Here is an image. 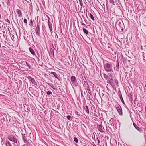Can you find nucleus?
Segmentation results:
<instances>
[{
	"label": "nucleus",
	"mask_w": 146,
	"mask_h": 146,
	"mask_svg": "<svg viewBox=\"0 0 146 146\" xmlns=\"http://www.w3.org/2000/svg\"><path fill=\"white\" fill-rule=\"evenodd\" d=\"M113 63L110 62H106V63L104 64V68L107 72H112L113 71Z\"/></svg>",
	"instance_id": "f257e3e1"
},
{
	"label": "nucleus",
	"mask_w": 146,
	"mask_h": 146,
	"mask_svg": "<svg viewBox=\"0 0 146 146\" xmlns=\"http://www.w3.org/2000/svg\"><path fill=\"white\" fill-rule=\"evenodd\" d=\"M115 107L119 115H122L123 113L122 108L118 104H117L115 105Z\"/></svg>",
	"instance_id": "f03ea898"
},
{
	"label": "nucleus",
	"mask_w": 146,
	"mask_h": 146,
	"mask_svg": "<svg viewBox=\"0 0 146 146\" xmlns=\"http://www.w3.org/2000/svg\"><path fill=\"white\" fill-rule=\"evenodd\" d=\"M71 81L72 84L76 86H78V83L77 82L76 78L74 76H72L71 77Z\"/></svg>",
	"instance_id": "7ed1b4c3"
},
{
	"label": "nucleus",
	"mask_w": 146,
	"mask_h": 146,
	"mask_svg": "<svg viewBox=\"0 0 146 146\" xmlns=\"http://www.w3.org/2000/svg\"><path fill=\"white\" fill-rule=\"evenodd\" d=\"M9 139L11 141H13L15 143H17V145H18L17 143V140L15 137L13 136H10L8 137Z\"/></svg>",
	"instance_id": "20e7f679"
},
{
	"label": "nucleus",
	"mask_w": 146,
	"mask_h": 146,
	"mask_svg": "<svg viewBox=\"0 0 146 146\" xmlns=\"http://www.w3.org/2000/svg\"><path fill=\"white\" fill-rule=\"evenodd\" d=\"M35 31L37 35L39 36L40 35V27L39 25H38L36 27Z\"/></svg>",
	"instance_id": "39448f33"
},
{
	"label": "nucleus",
	"mask_w": 146,
	"mask_h": 146,
	"mask_svg": "<svg viewBox=\"0 0 146 146\" xmlns=\"http://www.w3.org/2000/svg\"><path fill=\"white\" fill-rule=\"evenodd\" d=\"M121 22L117 21L116 23L115 26L117 28H118L119 29H121L122 28L121 26L122 24Z\"/></svg>",
	"instance_id": "423d86ee"
},
{
	"label": "nucleus",
	"mask_w": 146,
	"mask_h": 146,
	"mask_svg": "<svg viewBox=\"0 0 146 146\" xmlns=\"http://www.w3.org/2000/svg\"><path fill=\"white\" fill-rule=\"evenodd\" d=\"M22 134V135L23 139V140L24 143H27L28 142L27 138V137L26 136V135L25 134Z\"/></svg>",
	"instance_id": "0eeeda50"
},
{
	"label": "nucleus",
	"mask_w": 146,
	"mask_h": 146,
	"mask_svg": "<svg viewBox=\"0 0 146 146\" xmlns=\"http://www.w3.org/2000/svg\"><path fill=\"white\" fill-rule=\"evenodd\" d=\"M16 11L17 12V13L18 15V17H22V13L21 11L19 9L16 10Z\"/></svg>",
	"instance_id": "6e6552de"
},
{
	"label": "nucleus",
	"mask_w": 146,
	"mask_h": 146,
	"mask_svg": "<svg viewBox=\"0 0 146 146\" xmlns=\"http://www.w3.org/2000/svg\"><path fill=\"white\" fill-rule=\"evenodd\" d=\"M133 125L135 127L139 132H141L142 131V129L138 127L135 123H133Z\"/></svg>",
	"instance_id": "1a4fd4ad"
},
{
	"label": "nucleus",
	"mask_w": 146,
	"mask_h": 146,
	"mask_svg": "<svg viewBox=\"0 0 146 146\" xmlns=\"http://www.w3.org/2000/svg\"><path fill=\"white\" fill-rule=\"evenodd\" d=\"M98 129L99 130L102 132H104V131L103 130L104 128L103 126H102L101 125H99L98 127Z\"/></svg>",
	"instance_id": "9d476101"
},
{
	"label": "nucleus",
	"mask_w": 146,
	"mask_h": 146,
	"mask_svg": "<svg viewBox=\"0 0 146 146\" xmlns=\"http://www.w3.org/2000/svg\"><path fill=\"white\" fill-rule=\"evenodd\" d=\"M51 74H53L55 77L57 79H59V76L57 74V73L55 72H51Z\"/></svg>",
	"instance_id": "9b49d317"
},
{
	"label": "nucleus",
	"mask_w": 146,
	"mask_h": 146,
	"mask_svg": "<svg viewBox=\"0 0 146 146\" xmlns=\"http://www.w3.org/2000/svg\"><path fill=\"white\" fill-rule=\"evenodd\" d=\"M119 63L117 61V62L116 66V68H115V70H117V71H118L119 69Z\"/></svg>",
	"instance_id": "f8f14e48"
},
{
	"label": "nucleus",
	"mask_w": 146,
	"mask_h": 146,
	"mask_svg": "<svg viewBox=\"0 0 146 146\" xmlns=\"http://www.w3.org/2000/svg\"><path fill=\"white\" fill-rule=\"evenodd\" d=\"M119 93H120V94H119V97L121 100L123 104H125L124 102V100H123V98L122 96V95L121 94V92H120Z\"/></svg>",
	"instance_id": "ddd939ff"
},
{
	"label": "nucleus",
	"mask_w": 146,
	"mask_h": 146,
	"mask_svg": "<svg viewBox=\"0 0 146 146\" xmlns=\"http://www.w3.org/2000/svg\"><path fill=\"white\" fill-rule=\"evenodd\" d=\"M84 109L86 112L88 114H89L90 112L88 106H86L84 108Z\"/></svg>",
	"instance_id": "4468645a"
},
{
	"label": "nucleus",
	"mask_w": 146,
	"mask_h": 146,
	"mask_svg": "<svg viewBox=\"0 0 146 146\" xmlns=\"http://www.w3.org/2000/svg\"><path fill=\"white\" fill-rule=\"evenodd\" d=\"M29 49L30 52L31 53V54L32 55H35V52L33 49L31 47Z\"/></svg>",
	"instance_id": "2eb2a0df"
},
{
	"label": "nucleus",
	"mask_w": 146,
	"mask_h": 146,
	"mask_svg": "<svg viewBox=\"0 0 146 146\" xmlns=\"http://www.w3.org/2000/svg\"><path fill=\"white\" fill-rule=\"evenodd\" d=\"M83 31L86 35H88V31L84 28H83Z\"/></svg>",
	"instance_id": "dca6fc26"
},
{
	"label": "nucleus",
	"mask_w": 146,
	"mask_h": 146,
	"mask_svg": "<svg viewBox=\"0 0 146 146\" xmlns=\"http://www.w3.org/2000/svg\"><path fill=\"white\" fill-rule=\"evenodd\" d=\"M5 144L6 146H12L11 144L8 141H7L6 142Z\"/></svg>",
	"instance_id": "f3484780"
},
{
	"label": "nucleus",
	"mask_w": 146,
	"mask_h": 146,
	"mask_svg": "<svg viewBox=\"0 0 146 146\" xmlns=\"http://www.w3.org/2000/svg\"><path fill=\"white\" fill-rule=\"evenodd\" d=\"M115 120V119L113 118H111V119L109 121L110 123L112 124V123Z\"/></svg>",
	"instance_id": "a211bd4d"
},
{
	"label": "nucleus",
	"mask_w": 146,
	"mask_h": 146,
	"mask_svg": "<svg viewBox=\"0 0 146 146\" xmlns=\"http://www.w3.org/2000/svg\"><path fill=\"white\" fill-rule=\"evenodd\" d=\"M31 82H32V84L34 85H37L36 82L35 81V80L34 79H33L32 80V81H31Z\"/></svg>",
	"instance_id": "6ab92c4d"
},
{
	"label": "nucleus",
	"mask_w": 146,
	"mask_h": 146,
	"mask_svg": "<svg viewBox=\"0 0 146 146\" xmlns=\"http://www.w3.org/2000/svg\"><path fill=\"white\" fill-rule=\"evenodd\" d=\"M90 17L93 20V21L94 20V17L93 16V15L92 14L90 13Z\"/></svg>",
	"instance_id": "aec40b11"
},
{
	"label": "nucleus",
	"mask_w": 146,
	"mask_h": 146,
	"mask_svg": "<svg viewBox=\"0 0 146 146\" xmlns=\"http://www.w3.org/2000/svg\"><path fill=\"white\" fill-rule=\"evenodd\" d=\"M109 1L110 3L111 4H112L113 5H115V4L114 3V1L113 0H109Z\"/></svg>",
	"instance_id": "412c9836"
},
{
	"label": "nucleus",
	"mask_w": 146,
	"mask_h": 146,
	"mask_svg": "<svg viewBox=\"0 0 146 146\" xmlns=\"http://www.w3.org/2000/svg\"><path fill=\"white\" fill-rule=\"evenodd\" d=\"M132 93H131L130 94V100L131 101H132L133 100V98L132 97Z\"/></svg>",
	"instance_id": "4be33fe9"
},
{
	"label": "nucleus",
	"mask_w": 146,
	"mask_h": 146,
	"mask_svg": "<svg viewBox=\"0 0 146 146\" xmlns=\"http://www.w3.org/2000/svg\"><path fill=\"white\" fill-rule=\"evenodd\" d=\"M47 84L49 86H50L52 88H53V85L52 84L49 83H48Z\"/></svg>",
	"instance_id": "5701e85b"
},
{
	"label": "nucleus",
	"mask_w": 146,
	"mask_h": 146,
	"mask_svg": "<svg viewBox=\"0 0 146 146\" xmlns=\"http://www.w3.org/2000/svg\"><path fill=\"white\" fill-rule=\"evenodd\" d=\"M50 29V32H51L52 30V24H49L48 25Z\"/></svg>",
	"instance_id": "b1692460"
},
{
	"label": "nucleus",
	"mask_w": 146,
	"mask_h": 146,
	"mask_svg": "<svg viewBox=\"0 0 146 146\" xmlns=\"http://www.w3.org/2000/svg\"><path fill=\"white\" fill-rule=\"evenodd\" d=\"M74 141L76 142V143H77L78 142V139L77 138L74 137Z\"/></svg>",
	"instance_id": "393cba45"
},
{
	"label": "nucleus",
	"mask_w": 146,
	"mask_h": 146,
	"mask_svg": "<svg viewBox=\"0 0 146 146\" xmlns=\"http://www.w3.org/2000/svg\"><path fill=\"white\" fill-rule=\"evenodd\" d=\"M28 78V79L29 80L31 81V82L32 81V80L33 79V78H32L31 77L28 76L27 77Z\"/></svg>",
	"instance_id": "a878e982"
},
{
	"label": "nucleus",
	"mask_w": 146,
	"mask_h": 146,
	"mask_svg": "<svg viewBox=\"0 0 146 146\" xmlns=\"http://www.w3.org/2000/svg\"><path fill=\"white\" fill-rule=\"evenodd\" d=\"M80 5L82 6L83 5L82 1V0H79Z\"/></svg>",
	"instance_id": "bb28decb"
},
{
	"label": "nucleus",
	"mask_w": 146,
	"mask_h": 146,
	"mask_svg": "<svg viewBox=\"0 0 146 146\" xmlns=\"http://www.w3.org/2000/svg\"><path fill=\"white\" fill-rule=\"evenodd\" d=\"M26 65L29 68V69H31V67L30 65L26 62Z\"/></svg>",
	"instance_id": "cd10ccee"
},
{
	"label": "nucleus",
	"mask_w": 146,
	"mask_h": 146,
	"mask_svg": "<svg viewBox=\"0 0 146 146\" xmlns=\"http://www.w3.org/2000/svg\"><path fill=\"white\" fill-rule=\"evenodd\" d=\"M47 94L48 95L52 94V92L51 91H48L47 92Z\"/></svg>",
	"instance_id": "c85d7f7f"
},
{
	"label": "nucleus",
	"mask_w": 146,
	"mask_h": 146,
	"mask_svg": "<svg viewBox=\"0 0 146 146\" xmlns=\"http://www.w3.org/2000/svg\"><path fill=\"white\" fill-rule=\"evenodd\" d=\"M66 118L68 120H70L71 118V116L70 115H68L66 116Z\"/></svg>",
	"instance_id": "c756f323"
},
{
	"label": "nucleus",
	"mask_w": 146,
	"mask_h": 146,
	"mask_svg": "<svg viewBox=\"0 0 146 146\" xmlns=\"http://www.w3.org/2000/svg\"><path fill=\"white\" fill-rule=\"evenodd\" d=\"M24 22L25 23L27 24V21L26 19H24Z\"/></svg>",
	"instance_id": "7c9ffc66"
},
{
	"label": "nucleus",
	"mask_w": 146,
	"mask_h": 146,
	"mask_svg": "<svg viewBox=\"0 0 146 146\" xmlns=\"http://www.w3.org/2000/svg\"><path fill=\"white\" fill-rule=\"evenodd\" d=\"M115 82L116 84L117 85L118 83V80L116 79L115 80Z\"/></svg>",
	"instance_id": "2f4dec72"
},
{
	"label": "nucleus",
	"mask_w": 146,
	"mask_h": 146,
	"mask_svg": "<svg viewBox=\"0 0 146 146\" xmlns=\"http://www.w3.org/2000/svg\"><path fill=\"white\" fill-rule=\"evenodd\" d=\"M30 25H32V24H33V21H32V20H30Z\"/></svg>",
	"instance_id": "473e14b6"
},
{
	"label": "nucleus",
	"mask_w": 146,
	"mask_h": 146,
	"mask_svg": "<svg viewBox=\"0 0 146 146\" xmlns=\"http://www.w3.org/2000/svg\"><path fill=\"white\" fill-rule=\"evenodd\" d=\"M96 140H97L98 141V143H99L100 142V140L98 139V138L97 137V138H96Z\"/></svg>",
	"instance_id": "72a5a7b5"
},
{
	"label": "nucleus",
	"mask_w": 146,
	"mask_h": 146,
	"mask_svg": "<svg viewBox=\"0 0 146 146\" xmlns=\"http://www.w3.org/2000/svg\"><path fill=\"white\" fill-rule=\"evenodd\" d=\"M88 92L89 94H90V93H91L90 90L89 89L88 90Z\"/></svg>",
	"instance_id": "f704fd0d"
},
{
	"label": "nucleus",
	"mask_w": 146,
	"mask_h": 146,
	"mask_svg": "<svg viewBox=\"0 0 146 146\" xmlns=\"http://www.w3.org/2000/svg\"><path fill=\"white\" fill-rule=\"evenodd\" d=\"M82 25L83 26H86V25L84 23H82Z\"/></svg>",
	"instance_id": "c9c22d12"
},
{
	"label": "nucleus",
	"mask_w": 146,
	"mask_h": 146,
	"mask_svg": "<svg viewBox=\"0 0 146 146\" xmlns=\"http://www.w3.org/2000/svg\"><path fill=\"white\" fill-rule=\"evenodd\" d=\"M48 21H50V19L49 17L48 16Z\"/></svg>",
	"instance_id": "e433bc0d"
},
{
	"label": "nucleus",
	"mask_w": 146,
	"mask_h": 146,
	"mask_svg": "<svg viewBox=\"0 0 146 146\" xmlns=\"http://www.w3.org/2000/svg\"><path fill=\"white\" fill-rule=\"evenodd\" d=\"M49 24H51L50 23L49 21H48V25H49Z\"/></svg>",
	"instance_id": "4c0bfd02"
},
{
	"label": "nucleus",
	"mask_w": 146,
	"mask_h": 146,
	"mask_svg": "<svg viewBox=\"0 0 146 146\" xmlns=\"http://www.w3.org/2000/svg\"><path fill=\"white\" fill-rule=\"evenodd\" d=\"M121 92V91H119V92H118V96H119V94H120V93H119V92Z\"/></svg>",
	"instance_id": "58836bf2"
},
{
	"label": "nucleus",
	"mask_w": 146,
	"mask_h": 146,
	"mask_svg": "<svg viewBox=\"0 0 146 146\" xmlns=\"http://www.w3.org/2000/svg\"><path fill=\"white\" fill-rule=\"evenodd\" d=\"M81 95L82 96H83L82 91H81Z\"/></svg>",
	"instance_id": "ea45409f"
},
{
	"label": "nucleus",
	"mask_w": 146,
	"mask_h": 146,
	"mask_svg": "<svg viewBox=\"0 0 146 146\" xmlns=\"http://www.w3.org/2000/svg\"><path fill=\"white\" fill-rule=\"evenodd\" d=\"M39 61L40 62V60L39 59H38V63H39Z\"/></svg>",
	"instance_id": "a19ab883"
},
{
	"label": "nucleus",
	"mask_w": 146,
	"mask_h": 146,
	"mask_svg": "<svg viewBox=\"0 0 146 146\" xmlns=\"http://www.w3.org/2000/svg\"><path fill=\"white\" fill-rule=\"evenodd\" d=\"M109 82H109V83H110V84H111V81H109Z\"/></svg>",
	"instance_id": "79ce46f5"
},
{
	"label": "nucleus",
	"mask_w": 146,
	"mask_h": 146,
	"mask_svg": "<svg viewBox=\"0 0 146 146\" xmlns=\"http://www.w3.org/2000/svg\"><path fill=\"white\" fill-rule=\"evenodd\" d=\"M83 125L86 128V127L85 126L84 124H83Z\"/></svg>",
	"instance_id": "37998d69"
},
{
	"label": "nucleus",
	"mask_w": 146,
	"mask_h": 146,
	"mask_svg": "<svg viewBox=\"0 0 146 146\" xmlns=\"http://www.w3.org/2000/svg\"><path fill=\"white\" fill-rule=\"evenodd\" d=\"M85 27H86V28H88V26H85Z\"/></svg>",
	"instance_id": "c03bdc74"
},
{
	"label": "nucleus",
	"mask_w": 146,
	"mask_h": 146,
	"mask_svg": "<svg viewBox=\"0 0 146 146\" xmlns=\"http://www.w3.org/2000/svg\"><path fill=\"white\" fill-rule=\"evenodd\" d=\"M93 146H96V145L94 144V145H93Z\"/></svg>",
	"instance_id": "a18cd8bd"
}]
</instances>
